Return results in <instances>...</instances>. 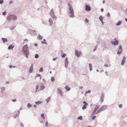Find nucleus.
Here are the masks:
<instances>
[{
  "mask_svg": "<svg viewBox=\"0 0 127 127\" xmlns=\"http://www.w3.org/2000/svg\"><path fill=\"white\" fill-rule=\"evenodd\" d=\"M18 115H19V114H20V110H19L18 111Z\"/></svg>",
  "mask_w": 127,
  "mask_h": 127,
  "instance_id": "680f3d73",
  "label": "nucleus"
},
{
  "mask_svg": "<svg viewBox=\"0 0 127 127\" xmlns=\"http://www.w3.org/2000/svg\"><path fill=\"white\" fill-rule=\"evenodd\" d=\"M42 103V101H39L36 102L35 103L37 105H38V104H40Z\"/></svg>",
  "mask_w": 127,
  "mask_h": 127,
  "instance_id": "5701e85b",
  "label": "nucleus"
},
{
  "mask_svg": "<svg viewBox=\"0 0 127 127\" xmlns=\"http://www.w3.org/2000/svg\"><path fill=\"white\" fill-rule=\"evenodd\" d=\"M96 118V116H93L92 118V119L93 120H94Z\"/></svg>",
  "mask_w": 127,
  "mask_h": 127,
  "instance_id": "3c124183",
  "label": "nucleus"
},
{
  "mask_svg": "<svg viewBox=\"0 0 127 127\" xmlns=\"http://www.w3.org/2000/svg\"><path fill=\"white\" fill-rule=\"evenodd\" d=\"M89 69L90 71H92V65L91 64H89Z\"/></svg>",
  "mask_w": 127,
  "mask_h": 127,
  "instance_id": "4be33fe9",
  "label": "nucleus"
},
{
  "mask_svg": "<svg viewBox=\"0 0 127 127\" xmlns=\"http://www.w3.org/2000/svg\"><path fill=\"white\" fill-rule=\"evenodd\" d=\"M16 99H13L12 100L13 102H14L16 101Z\"/></svg>",
  "mask_w": 127,
  "mask_h": 127,
  "instance_id": "6e6d98bb",
  "label": "nucleus"
},
{
  "mask_svg": "<svg viewBox=\"0 0 127 127\" xmlns=\"http://www.w3.org/2000/svg\"><path fill=\"white\" fill-rule=\"evenodd\" d=\"M12 3H13V1H10L9 2V4H11Z\"/></svg>",
  "mask_w": 127,
  "mask_h": 127,
  "instance_id": "0e129e2a",
  "label": "nucleus"
},
{
  "mask_svg": "<svg viewBox=\"0 0 127 127\" xmlns=\"http://www.w3.org/2000/svg\"><path fill=\"white\" fill-rule=\"evenodd\" d=\"M104 66L106 67H107L108 66V65L107 64H104Z\"/></svg>",
  "mask_w": 127,
  "mask_h": 127,
  "instance_id": "052dcab7",
  "label": "nucleus"
},
{
  "mask_svg": "<svg viewBox=\"0 0 127 127\" xmlns=\"http://www.w3.org/2000/svg\"><path fill=\"white\" fill-rule=\"evenodd\" d=\"M1 91H0V93L2 94H3L4 93V91H5V87H2V88H1Z\"/></svg>",
  "mask_w": 127,
  "mask_h": 127,
  "instance_id": "a211bd4d",
  "label": "nucleus"
},
{
  "mask_svg": "<svg viewBox=\"0 0 127 127\" xmlns=\"http://www.w3.org/2000/svg\"><path fill=\"white\" fill-rule=\"evenodd\" d=\"M96 110L94 109L93 111V113H92V114H91V116H93L95 114H96Z\"/></svg>",
  "mask_w": 127,
  "mask_h": 127,
  "instance_id": "bb28decb",
  "label": "nucleus"
},
{
  "mask_svg": "<svg viewBox=\"0 0 127 127\" xmlns=\"http://www.w3.org/2000/svg\"><path fill=\"white\" fill-rule=\"evenodd\" d=\"M15 27L14 26L11 27L10 28V29L11 30H13L14 29Z\"/></svg>",
  "mask_w": 127,
  "mask_h": 127,
  "instance_id": "ea45409f",
  "label": "nucleus"
},
{
  "mask_svg": "<svg viewBox=\"0 0 127 127\" xmlns=\"http://www.w3.org/2000/svg\"><path fill=\"white\" fill-rule=\"evenodd\" d=\"M122 51V46L120 45L119 46V49L118 50V51L117 52V54L118 55H119L121 53Z\"/></svg>",
  "mask_w": 127,
  "mask_h": 127,
  "instance_id": "0eeeda50",
  "label": "nucleus"
},
{
  "mask_svg": "<svg viewBox=\"0 0 127 127\" xmlns=\"http://www.w3.org/2000/svg\"><path fill=\"white\" fill-rule=\"evenodd\" d=\"M23 51L25 56L26 58H28L29 51L27 44L23 46Z\"/></svg>",
  "mask_w": 127,
  "mask_h": 127,
  "instance_id": "f257e3e1",
  "label": "nucleus"
},
{
  "mask_svg": "<svg viewBox=\"0 0 127 127\" xmlns=\"http://www.w3.org/2000/svg\"><path fill=\"white\" fill-rule=\"evenodd\" d=\"M65 89L67 91H69L70 90V88H69V87H68V86H65Z\"/></svg>",
  "mask_w": 127,
  "mask_h": 127,
  "instance_id": "412c9836",
  "label": "nucleus"
},
{
  "mask_svg": "<svg viewBox=\"0 0 127 127\" xmlns=\"http://www.w3.org/2000/svg\"><path fill=\"white\" fill-rule=\"evenodd\" d=\"M41 43L42 44H47V43L46 42H44V41H42L41 42Z\"/></svg>",
  "mask_w": 127,
  "mask_h": 127,
  "instance_id": "58836bf2",
  "label": "nucleus"
},
{
  "mask_svg": "<svg viewBox=\"0 0 127 127\" xmlns=\"http://www.w3.org/2000/svg\"><path fill=\"white\" fill-rule=\"evenodd\" d=\"M41 116L44 119H45V117L44 116V115L43 114H42L41 115Z\"/></svg>",
  "mask_w": 127,
  "mask_h": 127,
  "instance_id": "f704fd0d",
  "label": "nucleus"
},
{
  "mask_svg": "<svg viewBox=\"0 0 127 127\" xmlns=\"http://www.w3.org/2000/svg\"><path fill=\"white\" fill-rule=\"evenodd\" d=\"M48 21L49 23V26H52L53 23V21L52 18H50L49 19Z\"/></svg>",
  "mask_w": 127,
  "mask_h": 127,
  "instance_id": "4468645a",
  "label": "nucleus"
},
{
  "mask_svg": "<svg viewBox=\"0 0 127 127\" xmlns=\"http://www.w3.org/2000/svg\"><path fill=\"white\" fill-rule=\"evenodd\" d=\"M68 59L66 57L65 58V61L64 62V67L66 68L68 67V64L69 63L68 61Z\"/></svg>",
  "mask_w": 127,
  "mask_h": 127,
  "instance_id": "423d86ee",
  "label": "nucleus"
},
{
  "mask_svg": "<svg viewBox=\"0 0 127 127\" xmlns=\"http://www.w3.org/2000/svg\"><path fill=\"white\" fill-rule=\"evenodd\" d=\"M104 94L103 93H102L100 97V101L101 103H102L103 102L104 100Z\"/></svg>",
  "mask_w": 127,
  "mask_h": 127,
  "instance_id": "9d476101",
  "label": "nucleus"
},
{
  "mask_svg": "<svg viewBox=\"0 0 127 127\" xmlns=\"http://www.w3.org/2000/svg\"><path fill=\"white\" fill-rule=\"evenodd\" d=\"M39 72H42L43 71V69L42 67L40 68L39 69Z\"/></svg>",
  "mask_w": 127,
  "mask_h": 127,
  "instance_id": "e433bc0d",
  "label": "nucleus"
},
{
  "mask_svg": "<svg viewBox=\"0 0 127 127\" xmlns=\"http://www.w3.org/2000/svg\"><path fill=\"white\" fill-rule=\"evenodd\" d=\"M91 9V7L89 6L88 5H86L85 8V10H86L87 11H89Z\"/></svg>",
  "mask_w": 127,
  "mask_h": 127,
  "instance_id": "f8f14e48",
  "label": "nucleus"
},
{
  "mask_svg": "<svg viewBox=\"0 0 127 127\" xmlns=\"http://www.w3.org/2000/svg\"><path fill=\"white\" fill-rule=\"evenodd\" d=\"M119 106L120 108H122V104H120V105H119Z\"/></svg>",
  "mask_w": 127,
  "mask_h": 127,
  "instance_id": "8fccbe9b",
  "label": "nucleus"
},
{
  "mask_svg": "<svg viewBox=\"0 0 127 127\" xmlns=\"http://www.w3.org/2000/svg\"><path fill=\"white\" fill-rule=\"evenodd\" d=\"M39 57V56L38 54H36L35 55V58L36 59H37Z\"/></svg>",
  "mask_w": 127,
  "mask_h": 127,
  "instance_id": "473e14b6",
  "label": "nucleus"
},
{
  "mask_svg": "<svg viewBox=\"0 0 127 127\" xmlns=\"http://www.w3.org/2000/svg\"><path fill=\"white\" fill-rule=\"evenodd\" d=\"M125 20L127 22V18H126L125 19Z\"/></svg>",
  "mask_w": 127,
  "mask_h": 127,
  "instance_id": "774afa93",
  "label": "nucleus"
},
{
  "mask_svg": "<svg viewBox=\"0 0 127 127\" xmlns=\"http://www.w3.org/2000/svg\"><path fill=\"white\" fill-rule=\"evenodd\" d=\"M14 45H12L11 44H10L8 47V49H12V50L14 48Z\"/></svg>",
  "mask_w": 127,
  "mask_h": 127,
  "instance_id": "2eb2a0df",
  "label": "nucleus"
},
{
  "mask_svg": "<svg viewBox=\"0 0 127 127\" xmlns=\"http://www.w3.org/2000/svg\"><path fill=\"white\" fill-rule=\"evenodd\" d=\"M2 40L3 41V43H4L8 41V40L7 38H2Z\"/></svg>",
  "mask_w": 127,
  "mask_h": 127,
  "instance_id": "f3484780",
  "label": "nucleus"
},
{
  "mask_svg": "<svg viewBox=\"0 0 127 127\" xmlns=\"http://www.w3.org/2000/svg\"><path fill=\"white\" fill-rule=\"evenodd\" d=\"M32 106V105L30 103H28L27 105V107L28 108H30Z\"/></svg>",
  "mask_w": 127,
  "mask_h": 127,
  "instance_id": "c85d7f7f",
  "label": "nucleus"
},
{
  "mask_svg": "<svg viewBox=\"0 0 127 127\" xmlns=\"http://www.w3.org/2000/svg\"><path fill=\"white\" fill-rule=\"evenodd\" d=\"M75 55L78 57H79L80 56V55L81 53V52L78 51L77 50H76L75 51Z\"/></svg>",
  "mask_w": 127,
  "mask_h": 127,
  "instance_id": "1a4fd4ad",
  "label": "nucleus"
},
{
  "mask_svg": "<svg viewBox=\"0 0 127 127\" xmlns=\"http://www.w3.org/2000/svg\"><path fill=\"white\" fill-rule=\"evenodd\" d=\"M68 4L69 6V14L70 15V17L71 18H73L74 17V16L73 9L71 5L69 3H68Z\"/></svg>",
  "mask_w": 127,
  "mask_h": 127,
  "instance_id": "f03ea898",
  "label": "nucleus"
},
{
  "mask_svg": "<svg viewBox=\"0 0 127 127\" xmlns=\"http://www.w3.org/2000/svg\"><path fill=\"white\" fill-rule=\"evenodd\" d=\"M101 11L102 12H103V11H104V9H103L102 8L101 9Z\"/></svg>",
  "mask_w": 127,
  "mask_h": 127,
  "instance_id": "bf43d9fd",
  "label": "nucleus"
},
{
  "mask_svg": "<svg viewBox=\"0 0 127 127\" xmlns=\"http://www.w3.org/2000/svg\"><path fill=\"white\" fill-rule=\"evenodd\" d=\"M42 36L39 34L38 36L37 37V38L39 40H40L42 39Z\"/></svg>",
  "mask_w": 127,
  "mask_h": 127,
  "instance_id": "6ab92c4d",
  "label": "nucleus"
},
{
  "mask_svg": "<svg viewBox=\"0 0 127 127\" xmlns=\"http://www.w3.org/2000/svg\"><path fill=\"white\" fill-rule=\"evenodd\" d=\"M7 19L8 20H10L11 19L15 20L17 19V17L16 15H10L8 16Z\"/></svg>",
  "mask_w": 127,
  "mask_h": 127,
  "instance_id": "20e7f679",
  "label": "nucleus"
},
{
  "mask_svg": "<svg viewBox=\"0 0 127 127\" xmlns=\"http://www.w3.org/2000/svg\"><path fill=\"white\" fill-rule=\"evenodd\" d=\"M107 16L108 17H109L110 16V13H107Z\"/></svg>",
  "mask_w": 127,
  "mask_h": 127,
  "instance_id": "603ef678",
  "label": "nucleus"
},
{
  "mask_svg": "<svg viewBox=\"0 0 127 127\" xmlns=\"http://www.w3.org/2000/svg\"><path fill=\"white\" fill-rule=\"evenodd\" d=\"M66 55V54L65 53H64L63 55H62V57L63 58L65 57Z\"/></svg>",
  "mask_w": 127,
  "mask_h": 127,
  "instance_id": "4c0bfd02",
  "label": "nucleus"
},
{
  "mask_svg": "<svg viewBox=\"0 0 127 127\" xmlns=\"http://www.w3.org/2000/svg\"><path fill=\"white\" fill-rule=\"evenodd\" d=\"M83 88V87H79V89L80 90L82 89Z\"/></svg>",
  "mask_w": 127,
  "mask_h": 127,
  "instance_id": "69168bd1",
  "label": "nucleus"
},
{
  "mask_svg": "<svg viewBox=\"0 0 127 127\" xmlns=\"http://www.w3.org/2000/svg\"><path fill=\"white\" fill-rule=\"evenodd\" d=\"M13 66H12L11 65H10L9 66V68H11Z\"/></svg>",
  "mask_w": 127,
  "mask_h": 127,
  "instance_id": "13d9d810",
  "label": "nucleus"
},
{
  "mask_svg": "<svg viewBox=\"0 0 127 127\" xmlns=\"http://www.w3.org/2000/svg\"><path fill=\"white\" fill-rule=\"evenodd\" d=\"M99 105H96L95 106V108L94 110L96 111L97 109L99 108Z\"/></svg>",
  "mask_w": 127,
  "mask_h": 127,
  "instance_id": "a878e982",
  "label": "nucleus"
},
{
  "mask_svg": "<svg viewBox=\"0 0 127 127\" xmlns=\"http://www.w3.org/2000/svg\"><path fill=\"white\" fill-rule=\"evenodd\" d=\"M48 126V123L47 121L45 123V126L46 127H47Z\"/></svg>",
  "mask_w": 127,
  "mask_h": 127,
  "instance_id": "de8ad7c7",
  "label": "nucleus"
},
{
  "mask_svg": "<svg viewBox=\"0 0 127 127\" xmlns=\"http://www.w3.org/2000/svg\"><path fill=\"white\" fill-rule=\"evenodd\" d=\"M49 14L50 16L53 19H56L57 17L55 15L53 9H52L49 12Z\"/></svg>",
  "mask_w": 127,
  "mask_h": 127,
  "instance_id": "7ed1b4c3",
  "label": "nucleus"
},
{
  "mask_svg": "<svg viewBox=\"0 0 127 127\" xmlns=\"http://www.w3.org/2000/svg\"><path fill=\"white\" fill-rule=\"evenodd\" d=\"M58 93L60 95L62 96L63 95V93L61 90H60V89L58 88Z\"/></svg>",
  "mask_w": 127,
  "mask_h": 127,
  "instance_id": "dca6fc26",
  "label": "nucleus"
},
{
  "mask_svg": "<svg viewBox=\"0 0 127 127\" xmlns=\"http://www.w3.org/2000/svg\"><path fill=\"white\" fill-rule=\"evenodd\" d=\"M4 2V1L3 0H0V4H2Z\"/></svg>",
  "mask_w": 127,
  "mask_h": 127,
  "instance_id": "37998d69",
  "label": "nucleus"
},
{
  "mask_svg": "<svg viewBox=\"0 0 127 127\" xmlns=\"http://www.w3.org/2000/svg\"><path fill=\"white\" fill-rule=\"evenodd\" d=\"M83 103L84 104V105L87 106L88 105V104L86 101H83Z\"/></svg>",
  "mask_w": 127,
  "mask_h": 127,
  "instance_id": "2f4dec72",
  "label": "nucleus"
},
{
  "mask_svg": "<svg viewBox=\"0 0 127 127\" xmlns=\"http://www.w3.org/2000/svg\"><path fill=\"white\" fill-rule=\"evenodd\" d=\"M102 111L100 108L96 112V114H97V113H99L100 111Z\"/></svg>",
  "mask_w": 127,
  "mask_h": 127,
  "instance_id": "cd10ccee",
  "label": "nucleus"
},
{
  "mask_svg": "<svg viewBox=\"0 0 127 127\" xmlns=\"http://www.w3.org/2000/svg\"><path fill=\"white\" fill-rule=\"evenodd\" d=\"M97 46H96L95 47V48H94V51H96V49L97 48Z\"/></svg>",
  "mask_w": 127,
  "mask_h": 127,
  "instance_id": "09e8293b",
  "label": "nucleus"
},
{
  "mask_svg": "<svg viewBox=\"0 0 127 127\" xmlns=\"http://www.w3.org/2000/svg\"><path fill=\"white\" fill-rule=\"evenodd\" d=\"M33 107H34L35 108H37V106L35 105H33Z\"/></svg>",
  "mask_w": 127,
  "mask_h": 127,
  "instance_id": "5fc2aeb1",
  "label": "nucleus"
},
{
  "mask_svg": "<svg viewBox=\"0 0 127 127\" xmlns=\"http://www.w3.org/2000/svg\"><path fill=\"white\" fill-rule=\"evenodd\" d=\"M38 45V44L37 43H35L34 44V45L35 46H37Z\"/></svg>",
  "mask_w": 127,
  "mask_h": 127,
  "instance_id": "338daca9",
  "label": "nucleus"
},
{
  "mask_svg": "<svg viewBox=\"0 0 127 127\" xmlns=\"http://www.w3.org/2000/svg\"><path fill=\"white\" fill-rule=\"evenodd\" d=\"M101 23H102V24L103 25H104V22H103V20H102V21H101Z\"/></svg>",
  "mask_w": 127,
  "mask_h": 127,
  "instance_id": "e2e57ef3",
  "label": "nucleus"
},
{
  "mask_svg": "<svg viewBox=\"0 0 127 127\" xmlns=\"http://www.w3.org/2000/svg\"><path fill=\"white\" fill-rule=\"evenodd\" d=\"M33 64H32L30 68L29 69V72L30 73H32L33 71Z\"/></svg>",
  "mask_w": 127,
  "mask_h": 127,
  "instance_id": "ddd939ff",
  "label": "nucleus"
},
{
  "mask_svg": "<svg viewBox=\"0 0 127 127\" xmlns=\"http://www.w3.org/2000/svg\"><path fill=\"white\" fill-rule=\"evenodd\" d=\"M82 117L81 116H80L78 118V119L80 120H81L82 119Z\"/></svg>",
  "mask_w": 127,
  "mask_h": 127,
  "instance_id": "79ce46f5",
  "label": "nucleus"
},
{
  "mask_svg": "<svg viewBox=\"0 0 127 127\" xmlns=\"http://www.w3.org/2000/svg\"><path fill=\"white\" fill-rule=\"evenodd\" d=\"M6 12L5 11H4L2 13V15H6Z\"/></svg>",
  "mask_w": 127,
  "mask_h": 127,
  "instance_id": "a19ab883",
  "label": "nucleus"
},
{
  "mask_svg": "<svg viewBox=\"0 0 127 127\" xmlns=\"http://www.w3.org/2000/svg\"><path fill=\"white\" fill-rule=\"evenodd\" d=\"M100 108L102 111H103L107 108V106L106 105H104L103 106Z\"/></svg>",
  "mask_w": 127,
  "mask_h": 127,
  "instance_id": "9b49d317",
  "label": "nucleus"
},
{
  "mask_svg": "<svg viewBox=\"0 0 127 127\" xmlns=\"http://www.w3.org/2000/svg\"><path fill=\"white\" fill-rule=\"evenodd\" d=\"M122 23V21L120 20L118 21V22L116 24V25L117 26H120Z\"/></svg>",
  "mask_w": 127,
  "mask_h": 127,
  "instance_id": "aec40b11",
  "label": "nucleus"
},
{
  "mask_svg": "<svg viewBox=\"0 0 127 127\" xmlns=\"http://www.w3.org/2000/svg\"><path fill=\"white\" fill-rule=\"evenodd\" d=\"M45 88V87L43 85L41 86H40V90H43Z\"/></svg>",
  "mask_w": 127,
  "mask_h": 127,
  "instance_id": "393cba45",
  "label": "nucleus"
},
{
  "mask_svg": "<svg viewBox=\"0 0 127 127\" xmlns=\"http://www.w3.org/2000/svg\"><path fill=\"white\" fill-rule=\"evenodd\" d=\"M99 19L101 21H102V20H103V18L101 16H100L99 17Z\"/></svg>",
  "mask_w": 127,
  "mask_h": 127,
  "instance_id": "7c9ffc66",
  "label": "nucleus"
},
{
  "mask_svg": "<svg viewBox=\"0 0 127 127\" xmlns=\"http://www.w3.org/2000/svg\"><path fill=\"white\" fill-rule=\"evenodd\" d=\"M91 92V91L90 90H88L85 92V95H86V94L88 93H90Z\"/></svg>",
  "mask_w": 127,
  "mask_h": 127,
  "instance_id": "c9c22d12",
  "label": "nucleus"
},
{
  "mask_svg": "<svg viewBox=\"0 0 127 127\" xmlns=\"http://www.w3.org/2000/svg\"><path fill=\"white\" fill-rule=\"evenodd\" d=\"M85 21L87 23H89V20L87 18H86L85 19Z\"/></svg>",
  "mask_w": 127,
  "mask_h": 127,
  "instance_id": "49530a36",
  "label": "nucleus"
},
{
  "mask_svg": "<svg viewBox=\"0 0 127 127\" xmlns=\"http://www.w3.org/2000/svg\"><path fill=\"white\" fill-rule=\"evenodd\" d=\"M41 76V75H40V74H38L36 76V77H39V76Z\"/></svg>",
  "mask_w": 127,
  "mask_h": 127,
  "instance_id": "4d7b16f0",
  "label": "nucleus"
},
{
  "mask_svg": "<svg viewBox=\"0 0 127 127\" xmlns=\"http://www.w3.org/2000/svg\"><path fill=\"white\" fill-rule=\"evenodd\" d=\"M18 114H16V115H15L14 116V118H16L17 116H18Z\"/></svg>",
  "mask_w": 127,
  "mask_h": 127,
  "instance_id": "a18cd8bd",
  "label": "nucleus"
},
{
  "mask_svg": "<svg viewBox=\"0 0 127 127\" xmlns=\"http://www.w3.org/2000/svg\"><path fill=\"white\" fill-rule=\"evenodd\" d=\"M57 58H53V61H55V60H56V59H57Z\"/></svg>",
  "mask_w": 127,
  "mask_h": 127,
  "instance_id": "864d4df0",
  "label": "nucleus"
},
{
  "mask_svg": "<svg viewBox=\"0 0 127 127\" xmlns=\"http://www.w3.org/2000/svg\"><path fill=\"white\" fill-rule=\"evenodd\" d=\"M126 58L125 56H124L123 57V59L122 60V62L121 63V65L122 66L125 63V61H126Z\"/></svg>",
  "mask_w": 127,
  "mask_h": 127,
  "instance_id": "6e6552de",
  "label": "nucleus"
},
{
  "mask_svg": "<svg viewBox=\"0 0 127 127\" xmlns=\"http://www.w3.org/2000/svg\"><path fill=\"white\" fill-rule=\"evenodd\" d=\"M111 44L114 45H118L119 44V41L116 38H114L113 41H111Z\"/></svg>",
  "mask_w": 127,
  "mask_h": 127,
  "instance_id": "39448f33",
  "label": "nucleus"
},
{
  "mask_svg": "<svg viewBox=\"0 0 127 127\" xmlns=\"http://www.w3.org/2000/svg\"><path fill=\"white\" fill-rule=\"evenodd\" d=\"M51 80L52 82H54L55 81V78L53 77H52Z\"/></svg>",
  "mask_w": 127,
  "mask_h": 127,
  "instance_id": "c756f323",
  "label": "nucleus"
},
{
  "mask_svg": "<svg viewBox=\"0 0 127 127\" xmlns=\"http://www.w3.org/2000/svg\"><path fill=\"white\" fill-rule=\"evenodd\" d=\"M38 88H39V86H37L36 87V91L35 92V93L36 92H37V91L38 89Z\"/></svg>",
  "mask_w": 127,
  "mask_h": 127,
  "instance_id": "c03bdc74",
  "label": "nucleus"
},
{
  "mask_svg": "<svg viewBox=\"0 0 127 127\" xmlns=\"http://www.w3.org/2000/svg\"><path fill=\"white\" fill-rule=\"evenodd\" d=\"M51 99V97L50 96H49L48 98L47 99H46V101L47 103H48L49 101Z\"/></svg>",
  "mask_w": 127,
  "mask_h": 127,
  "instance_id": "b1692460",
  "label": "nucleus"
},
{
  "mask_svg": "<svg viewBox=\"0 0 127 127\" xmlns=\"http://www.w3.org/2000/svg\"><path fill=\"white\" fill-rule=\"evenodd\" d=\"M87 108V107L86 106L84 105L83 107H82V109L83 110H84L85 109H86Z\"/></svg>",
  "mask_w": 127,
  "mask_h": 127,
  "instance_id": "72a5a7b5",
  "label": "nucleus"
}]
</instances>
